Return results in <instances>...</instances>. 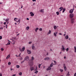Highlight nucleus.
Returning a JSON list of instances; mask_svg holds the SVG:
<instances>
[{
    "label": "nucleus",
    "mask_w": 76,
    "mask_h": 76,
    "mask_svg": "<svg viewBox=\"0 0 76 76\" xmlns=\"http://www.w3.org/2000/svg\"><path fill=\"white\" fill-rule=\"evenodd\" d=\"M16 67L17 68H19V67H20V66L19 65H17L16 66Z\"/></svg>",
    "instance_id": "obj_32"
},
{
    "label": "nucleus",
    "mask_w": 76,
    "mask_h": 76,
    "mask_svg": "<svg viewBox=\"0 0 76 76\" xmlns=\"http://www.w3.org/2000/svg\"><path fill=\"white\" fill-rule=\"evenodd\" d=\"M0 76H2V74L1 73H0Z\"/></svg>",
    "instance_id": "obj_55"
},
{
    "label": "nucleus",
    "mask_w": 76,
    "mask_h": 76,
    "mask_svg": "<svg viewBox=\"0 0 76 76\" xmlns=\"http://www.w3.org/2000/svg\"><path fill=\"white\" fill-rule=\"evenodd\" d=\"M61 49H62V51H64V50H65L64 48H62Z\"/></svg>",
    "instance_id": "obj_29"
},
{
    "label": "nucleus",
    "mask_w": 76,
    "mask_h": 76,
    "mask_svg": "<svg viewBox=\"0 0 76 76\" xmlns=\"http://www.w3.org/2000/svg\"><path fill=\"white\" fill-rule=\"evenodd\" d=\"M41 65H42V64H39L38 65V67H39V68H40L41 66Z\"/></svg>",
    "instance_id": "obj_25"
},
{
    "label": "nucleus",
    "mask_w": 76,
    "mask_h": 76,
    "mask_svg": "<svg viewBox=\"0 0 76 76\" xmlns=\"http://www.w3.org/2000/svg\"><path fill=\"white\" fill-rule=\"evenodd\" d=\"M62 48H64V46L63 45H62Z\"/></svg>",
    "instance_id": "obj_53"
},
{
    "label": "nucleus",
    "mask_w": 76,
    "mask_h": 76,
    "mask_svg": "<svg viewBox=\"0 0 76 76\" xmlns=\"http://www.w3.org/2000/svg\"><path fill=\"white\" fill-rule=\"evenodd\" d=\"M46 70L47 71H48V70H51V68L49 66L48 67V68L46 69Z\"/></svg>",
    "instance_id": "obj_7"
},
{
    "label": "nucleus",
    "mask_w": 76,
    "mask_h": 76,
    "mask_svg": "<svg viewBox=\"0 0 76 76\" xmlns=\"http://www.w3.org/2000/svg\"><path fill=\"white\" fill-rule=\"evenodd\" d=\"M0 29H3V27L0 28Z\"/></svg>",
    "instance_id": "obj_54"
},
{
    "label": "nucleus",
    "mask_w": 76,
    "mask_h": 76,
    "mask_svg": "<svg viewBox=\"0 0 76 76\" xmlns=\"http://www.w3.org/2000/svg\"><path fill=\"white\" fill-rule=\"evenodd\" d=\"M38 73V70L36 71V72H34V73H36V74H37Z\"/></svg>",
    "instance_id": "obj_24"
},
{
    "label": "nucleus",
    "mask_w": 76,
    "mask_h": 76,
    "mask_svg": "<svg viewBox=\"0 0 76 76\" xmlns=\"http://www.w3.org/2000/svg\"><path fill=\"white\" fill-rule=\"evenodd\" d=\"M29 57L26 56L25 58V60H26V61H28L29 60Z\"/></svg>",
    "instance_id": "obj_6"
},
{
    "label": "nucleus",
    "mask_w": 76,
    "mask_h": 76,
    "mask_svg": "<svg viewBox=\"0 0 76 76\" xmlns=\"http://www.w3.org/2000/svg\"><path fill=\"white\" fill-rule=\"evenodd\" d=\"M15 56L17 57H18V56L17 55H15Z\"/></svg>",
    "instance_id": "obj_63"
},
{
    "label": "nucleus",
    "mask_w": 76,
    "mask_h": 76,
    "mask_svg": "<svg viewBox=\"0 0 76 76\" xmlns=\"http://www.w3.org/2000/svg\"><path fill=\"white\" fill-rule=\"evenodd\" d=\"M57 26H55L54 27V28L55 29H57Z\"/></svg>",
    "instance_id": "obj_30"
},
{
    "label": "nucleus",
    "mask_w": 76,
    "mask_h": 76,
    "mask_svg": "<svg viewBox=\"0 0 76 76\" xmlns=\"http://www.w3.org/2000/svg\"><path fill=\"white\" fill-rule=\"evenodd\" d=\"M75 21V19L74 18H71V22L72 23H73Z\"/></svg>",
    "instance_id": "obj_4"
},
{
    "label": "nucleus",
    "mask_w": 76,
    "mask_h": 76,
    "mask_svg": "<svg viewBox=\"0 0 76 76\" xmlns=\"http://www.w3.org/2000/svg\"><path fill=\"white\" fill-rule=\"evenodd\" d=\"M74 76H76V73H75L74 75Z\"/></svg>",
    "instance_id": "obj_48"
},
{
    "label": "nucleus",
    "mask_w": 76,
    "mask_h": 76,
    "mask_svg": "<svg viewBox=\"0 0 76 76\" xmlns=\"http://www.w3.org/2000/svg\"><path fill=\"white\" fill-rule=\"evenodd\" d=\"M44 60H50V58L48 57L45 58L44 59Z\"/></svg>",
    "instance_id": "obj_9"
},
{
    "label": "nucleus",
    "mask_w": 76,
    "mask_h": 76,
    "mask_svg": "<svg viewBox=\"0 0 76 76\" xmlns=\"http://www.w3.org/2000/svg\"><path fill=\"white\" fill-rule=\"evenodd\" d=\"M30 14L31 15V16H34V13H33V12H31L30 13Z\"/></svg>",
    "instance_id": "obj_11"
},
{
    "label": "nucleus",
    "mask_w": 76,
    "mask_h": 76,
    "mask_svg": "<svg viewBox=\"0 0 76 76\" xmlns=\"http://www.w3.org/2000/svg\"><path fill=\"white\" fill-rule=\"evenodd\" d=\"M64 70L65 71H66V70H67V69L66 68V65L65 64H64Z\"/></svg>",
    "instance_id": "obj_2"
},
{
    "label": "nucleus",
    "mask_w": 76,
    "mask_h": 76,
    "mask_svg": "<svg viewBox=\"0 0 76 76\" xmlns=\"http://www.w3.org/2000/svg\"><path fill=\"white\" fill-rule=\"evenodd\" d=\"M51 31L49 30V32L48 33V34H51Z\"/></svg>",
    "instance_id": "obj_21"
},
{
    "label": "nucleus",
    "mask_w": 76,
    "mask_h": 76,
    "mask_svg": "<svg viewBox=\"0 0 76 76\" xmlns=\"http://www.w3.org/2000/svg\"><path fill=\"white\" fill-rule=\"evenodd\" d=\"M64 37H65V35H66V34H64Z\"/></svg>",
    "instance_id": "obj_64"
},
{
    "label": "nucleus",
    "mask_w": 76,
    "mask_h": 76,
    "mask_svg": "<svg viewBox=\"0 0 76 76\" xmlns=\"http://www.w3.org/2000/svg\"><path fill=\"white\" fill-rule=\"evenodd\" d=\"M27 52L28 53V54H31V51L29 50H27Z\"/></svg>",
    "instance_id": "obj_10"
},
{
    "label": "nucleus",
    "mask_w": 76,
    "mask_h": 76,
    "mask_svg": "<svg viewBox=\"0 0 76 76\" xmlns=\"http://www.w3.org/2000/svg\"><path fill=\"white\" fill-rule=\"evenodd\" d=\"M22 59H23L22 58H20V60H22Z\"/></svg>",
    "instance_id": "obj_60"
},
{
    "label": "nucleus",
    "mask_w": 76,
    "mask_h": 76,
    "mask_svg": "<svg viewBox=\"0 0 76 76\" xmlns=\"http://www.w3.org/2000/svg\"><path fill=\"white\" fill-rule=\"evenodd\" d=\"M46 55H48V52L47 53Z\"/></svg>",
    "instance_id": "obj_61"
},
{
    "label": "nucleus",
    "mask_w": 76,
    "mask_h": 76,
    "mask_svg": "<svg viewBox=\"0 0 76 76\" xmlns=\"http://www.w3.org/2000/svg\"><path fill=\"white\" fill-rule=\"evenodd\" d=\"M4 25H6V22H4Z\"/></svg>",
    "instance_id": "obj_51"
},
{
    "label": "nucleus",
    "mask_w": 76,
    "mask_h": 76,
    "mask_svg": "<svg viewBox=\"0 0 76 76\" xmlns=\"http://www.w3.org/2000/svg\"><path fill=\"white\" fill-rule=\"evenodd\" d=\"M54 62L55 63V64H56V61H54Z\"/></svg>",
    "instance_id": "obj_52"
},
{
    "label": "nucleus",
    "mask_w": 76,
    "mask_h": 76,
    "mask_svg": "<svg viewBox=\"0 0 76 76\" xmlns=\"http://www.w3.org/2000/svg\"><path fill=\"white\" fill-rule=\"evenodd\" d=\"M8 65H10V64H11V62H9L8 63Z\"/></svg>",
    "instance_id": "obj_37"
},
{
    "label": "nucleus",
    "mask_w": 76,
    "mask_h": 76,
    "mask_svg": "<svg viewBox=\"0 0 76 76\" xmlns=\"http://www.w3.org/2000/svg\"><path fill=\"white\" fill-rule=\"evenodd\" d=\"M34 67L33 66H31L30 68V69L31 72L33 71V70H34Z\"/></svg>",
    "instance_id": "obj_3"
},
{
    "label": "nucleus",
    "mask_w": 76,
    "mask_h": 76,
    "mask_svg": "<svg viewBox=\"0 0 76 76\" xmlns=\"http://www.w3.org/2000/svg\"><path fill=\"white\" fill-rule=\"evenodd\" d=\"M29 65L30 66H33L34 65V64H33V62H31L29 63Z\"/></svg>",
    "instance_id": "obj_8"
},
{
    "label": "nucleus",
    "mask_w": 76,
    "mask_h": 76,
    "mask_svg": "<svg viewBox=\"0 0 76 76\" xmlns=\"http://www.w3.org/2000/svg\"><path fill=\"white\" fill-rule=\"evenodd\" d=\"M73 10L71 9L69 10L70 13L72 14V13H73Z\"/></svg>",
    "instance_id": "obj_12"
},
{
    "label": "nucleus",
    "mask_w": 76,
    "mask_h": 76,
    "mask_svg": "<svg viewBox=\"0 0 76 76\" xmlns=\"http://www.w3.org/2000/svg\"><path fill=\"white\" fill-rule=\"evenodd\" d=\"M40 10V12H44V11H43V10Z\"/></svg>",
    "instance_id": "obj_27"
},
{
    "label": "nucleus",
    "mask_w": 76,
    "mask_h": 76,
    "mask_svg": "<svg viewBox=\"0 0 76 76\" xmlns=\"http://www.w3.org/2000/svg\"><path fill=\"white\" fill-rule=\"evenodd\" d=\"M74 16V15H73V14H70L69 15V17L70 18H72L73 17V16Z\"/></svg>",
    "instance_id": "obj_1"
},
{
    "label": "nucleus",
    "mask_w": 76,
    "mask_h": 76,
    "mask_svg": "<svg viewBox=\"0 0 76 76\" xmlns=\"http://www.w3.org/2000/svg\"><path fill=\"white\" fill-rule=\"evenodd\" d=\"M50 51H53V50H52V49H50Z\"/></svg>",
    "instance_id": "obj_62"
},
{
    "label": "nucleus",
    "mask_w": 76,
    "mask_h": 76,
    "mask_svg": "<svg viewBox=\"0 0 76 76\" xmlns=\"http://www.w3.org/2000/svg\"><path fill=\"white\" fill-rule=\"evenodd\" d=\"M25 48V47H23V48L22 49V51H24Z\"/></svg>",
    "instance_id": "obj_18"
},
{
    "label": "nucleus",
    "mask_w": 76,
    "mask_h": 76,
    "mask_svg": "<svg viewBox=\"0 0 76 76\" xmlns=\"http://www.w3.org/2000/svg\"><path fill=\"white\" fill-rule=\"evenodd\" d=\"M60 71L61 72H63V69H60Z\"/></svg>",
    "instance_id": "obj_34"
},
{
    "label": "nucleus",
    "mask_w": 76,
    "mask_h": 76,
    "mask_svg": "<svg viewBox=\"0 0 76 76\" xmlns=\"http://www.w3.org/2000/svg\"><path fill=\"white\" fill-rule=\"evenodd\" d=\"M4 50V49L3 48H1V51H3Z\"/></svg>",
    "instance_id": "obj_47"
},
{
    "label": "nucleus",
    "mask_w": 76,
    "mask_h": 76,
    "mask_svg": "<svg viewBox=\"0 0 76 76\" xmlns=\"http://www.w3.org/2000/svg\"><path fill=\"white\" fill-rule=\"evenodd\" d=\"M39 28H36L35 29V31H36V32H37V30H38Z\"/></svg>",
    "instance_id": "obj_23"
},
{
    "label": "nucleus",
    "mask_w": 76,
    "mask_h": 76,
    "mask_svg": "<svg viewBox=\"0 0 76 76\" xmlns=\"http://www.w3.org/2000/svg\"><path fill=\"white\" fill-rule=\"evenodd\" d=\"M9 20V19H7L5 20V21L6 22H7Z\"/></svg>",
    "instance_id": "obj_28"
},
{
    "label": "nucleus",
    "mask_w": 76,
    "mask_h": 76,
    "mask_svg": "<svg viewBox=\"0 0 76 76\" xmlns=\"http://www.w3.org/2000/svg\"><path fill=\"white\" fill-rule=\"evenodd\" d=\"M12 44H15V41L13 40H12Z\"/></svg>",
    "instance_id": "obj_15"
},
{
    "label": "nucleus",
    "mask_w": 76,
    "mask_h": 76,
    "mask_svg": "<svg viewBox=\"0 0 76 76\" xmlns=\"http://www.w3.org/2000/svg\"><path fill=\"white\" fill-rule=\"evenodd\" d=\"M34 60V57H32L31 58V60Z\"/></svg>",
    "instance_id": "obj_40"
},
{
    "label": "nucleus",
    "mask_w": 76,
    "mask_h": 76,
    "mask_svg": "<svg viewBox=\"0 0 76 76\" xmlns=\"http://www.w3.org/2000/svg\"><path fill=\"white\" fill-rule=\"evenodd\" d=\"M28 44H32V42H29Z\"/></svg>",
    "instance_id": "obj_44"
},
{
    "label": "nucleus",
    "mask_w": 76,
    "mask_h": 76,
    "mask_svg": "<svg viewBox=\"0 0 76 76\" xmlns=\"http://www.w3.org/2000/svg\"><path fill=\"white\" fill-rule=\"evenodd\" d=\"M37 69H38V67H37V66L36 67V69H35V68L34 69V71H36L37 70Z\"/></svg>",
    "instance_id": "obj_20"
},
{
    "label": "nucleus",
    "mask_w": 76,
    "mask_h": 76,
    "mask_svg": "<svg viewBox=\"0 0 76 76\" xmlns=\"http://www.w3.org/2000/svg\"><path fill=\"white\" fill-rule=\"evenodd\" d=\"M42 28H39V31H42Z\"/></svg>",
    "instance_id": "obj_38"
},
{
    "label": "nucleus",
    "mask_w": 76,
    "mask_h": 76,
    "mask_svg": "<svg viewBox=\"0 0 76 76\" xmlns=\"http://www.w3.org/2000/svg\"><path fill=\"white\" fill-rule=\"evenodd\" d=\"M14 70V69H11V71H12V70Z\"/></svg>",
    "instance_id": "obj_50"
},
{
    "label": "nucleus",
    "mask_w": 76,
    "mask_h": 76,
    "mask_svg": "<svg viewBox=\"0 0 76 76\" xmlns=\"http://www.w3.org/2000/svg\"><path fill=\"white\" fill-rule=\"evenodd\" d=\"M19 75H20V76H22V72H20L19 73Z\"/></svg>",
    "instance_id": "obj_41"
},
{
    "label": "nucleus",
    "mask_w": 76,
    "mask_h": 76,
    "mask_svg": "<svg viewBox=\"0 0 76 76\" xmlns=\"http://www.w3.org/2000/svg\"><path fill=\"white\" fill-rule=\"evenodd\" d=\"M62 10H63V11H62V13H64V12H65V10H65V8H64Z\"/></svg>",
    "instance_id": "obj_26"
},
{
    "label": "nucleus",
    "mask_w": 76,
    "mask_h": 76,
    "mask_svg": "<svg viewBox=\"0 0 76 76\" xmlns=\"http://www.w3.org/2000/svg\"><path fill=\"white\" fill-rule=\"evenodd\" d=\"M32 50H35V46H34V44H33L32 46Z\"/></svg>",
    "instance_id": "obj_13"
},
{
    "label": "nucleus",
    "mask_w": 76,
    "mask_h": 76,
    "mask_svg": "<svg viewBox=\"0 0 76 76\" xmlns=\"http://www.w3.org/2000/svg\"><path fill=\"white\" fill-rule=\"evenodd\" d=\"M59 35H62V34L61 33H59Z\"/></svg>",
    "instance_id": "obj_59"
},
{
    "label": "nucleus",
    "mask_w": 76,
    "mask_h": 76,
    "mask_svg": "<svg viewBox=\"0 0 76 76\" xmlns=\"http://www.w3.org/2000/svg\"><path fill=\"white\" fill-rule=\"evenodd\" d=\"M17 22H19V23L20 22V20L19 19L17 21Z\"/></svg>",
    "instance_id": "obj_33"
},
{
    "label": "nucleus",
    "mask_w": 76,
    "mask_h": 76,
    "mask_svg": "<svg viewBox=\"0 0 76 76\" xmlns=\"http://www.w3.org/2000/svg\"><path fill=\"white\" fill-rule=\"evenodd\" d=\"M65 38L66 39H68V38H69V36L68 35H66L65 36Z\"/></svg>",
    "instance_id": "obj_17"
},
{
    "label": "nucleus",
    "mask_w": 76,
    "mask_h": 76,
    "mask_svg": "<svg viewBox=\"0 0 76 76\" xmlns=\"http://www.w3.org/2000/svg\"><path fill=\"white\" fill-rule=\"evenodd\" d=\"M63 9V7H61L58 9L59 12H61Z\"/></svg>",
    "instance_id": "obj_5"
},
{
    "label": "nucleus",
    "mask_w": 76,
    "mask_h": 76,
    "mask_svg": "<svg viewBox=\"0 0 76 76\" xmlns=\"http://www.w3.org/2000/svg\"><path fill=\"white\" fill-rule=\"evenodd\" d=\"M74 49H75V51H74L75 53H76V46L74 47Z\"/></svg>",
    "instance_id": "obj_22"
},
{
    "label": "nucleus",
    "mask_w": 76,
    "mask_h": 76,
    "mask_svg": "<svg viewBox=\"0 0 76 76\" xmlns=\"http://www.w3.org/2000/svg\"><path fill=\"white\" fill-rule=\"evenodd\" d=\"M64 59H66V56H64Z\"/></svg>",
    "instance_id": "obj_56"
},
{
    "label": "nucleus",
    "mask_w": 76,
    "mask_h": 76,
    "mask_svg": "<svg viewBox=\"0 0 76 76\" xmlns=\"http://www.w3.org/2000/svg\"><path fill=\"white\" fill-rule=\"evenodd\" d=\"M57 34V32H55L54 33V35L56 37H57V35H56Z\"/></svg>",
    "instance_id": "obj_14"
},
{
    "label": "nucleus",
    "mask_w": 76,
    "mask_h": 76,
    "mask_svg": "<svg viewBox=\"0 0 76 76\" xmlns=\"http://www.w3.org/2000/svg\"><path fill=\"white\" fill-rule=\"evenodd\" d=\"M26 29L27 30H28V29H29V26H27V27L26 28Z\"/></svg>",
    "instance_id": "obj_31"
},
{
    "label": "nucleus",
    "mask_w": 76,
    "mask_h": 76,
    "mask_svg": "<svg viewBox=\"0 0 76 76\" xmlns=\"http://www.w3.org/2000/svg\"><path fill=\"white\" fill-rule=\"evenodd\" d=\"M56 13L57 15H59V12H57Z\"/></svg>",
    "instance_id": "obj_35"
},
{
    "label": "nucleus",
    "mask_w": 76,
    "mask_h": 76,
    "mask_svg": "<svg viewBox=\"0 0 76 76\" xmlns=\"http://www.w3.org/2000/svg\"><path fill=\"white\" fill-rule=\"evenodd\" d=\"M3 4V2H0V4Z\"/></svg>",
    "instance_id": "obj_49"
},
{
    "label": "nucleus",
    "mask_w": 76,
    "mask_h": 76,
    "mask_svg": "<svg viewBox=\"0 0 76 76\" xmlns=\"http://www.w3.org/2000/svg\"><path fill=\"white\" fill-rule=\"evenodd\" d=\"M18 19H17V18H14V20L15 21H16V20H17Z\"/></svg>",
    "instance_id": "obj_36"
},
{
    "label": "nucleus",
    "mask_w": 76,
    "mask_h": 76,
    "mask_svg": "<svg viewBox=\"0 0 76 76\" xmlns=\"http://www.w3.org/2000/svg\"><path fill=\"white\" fill-rule=\"evenodd\" d=\"M10 57V55H9L6 58V59H8Z\"/></svg>",
    "instance_id": "obj_19"
},
{
    "label": "nucleus",
    "mask_w": 76,
    "mask_h": 76,
    "mask_svg": "<svg viewBox=\"0 0 76 76\" xmlns=\"http://www.w3.org/2000/svg\"><path fill=\"white\" fill-rule=\"evenodd\" d=\"M33 1H36V0H32Z\"/></svg>",
    "instance_id": "obj_57"
},
{
    "label": "nucleus",
    "mask_w": 76,
    "mask_h": 76,
    "mask_svg": "<svg viewBox=\"0 0 76 76\" xmlns=\"http://www.w3.org/2000/svg\"><path fill=\"white\" fill-rule=\"evenodd\" d=\"M53 66V62H52V63L50 64V66L49 67H52Z\"/></svg>",
    "instance_id": "obj_16"
},
{
    "label": "nucleus",
    "mask_w": 76,
    "mask_h": 76,
    "mask_svg": "<svg viewBox=\"0 0 76 76\" xmlns=\"http://www.w3.org/2000/svg\"><path fill=\"white\" fill-rule=\"evenodd\" d=\"M66 51H69V48H67V49H66Z\"/></svg>",
    "instance_id": "obj_39"
},
{
    "label": "nucleus",
    "mask_w": 76,
    "mask_h": 76,
    "mask_svg": "<svg viewBox=\"0 0 76 76\" xmlns=\"http://www.w3.org/2000/svg\"><path fill=\"white\" fill-rule=\"evenodd\" d=\"M7 45H10V42H8L7 44Z\"/></svg>",
    "instance_id": "obj_43"
},
{
    "label": "nucleus",
    "mask_w": 76,
    "mask_h": 76,
    "mask_svg": "<svg viewBox=\"0 0 76 76\" xmlns=\"http://www.w3.org/2000/svg\"><path fill=\"white\" fill-rule=\"evenodd\" d=\"M25 61V60H24L23 61H21V64H22V63H23Z\"/></svg>",
    "instance_id": "obj_42"
},
{
    "label": "nucleus",
    "mask_w": 76,
    "mask_h": 76,
    "mask_svg": "<svg viewBox=\"0 0 76 76\" xmlns=\"http://www.w3.org/2000/svg\"><path fill=\"white\" fill-rule=\"evenodd\" d=\"M26 19H27V20H29V18H27Z\"/></svg>",
    "instance_id": "obj_58"
},
{
    "label": "nucleus",
    "mask_w": 76,
    "mask_h": 76,
    "mask_svg": "<svg viewBox=\"0 0 76 76\" xmlns=\"http://www.w3.org/2000/svg\"><path fill=\"white\" fill-rule=\"evenodd\" d=\"M69 75H70V74L67 73V74L66 76H69Z\"/></svg>",
    "instance_id": "obj_46"
},
{
    "label": "nucleus",
    "mask_w": 76,
    "mask_h": 76,
    "mask_svg": "<svg viewBox=\"0 0 76 76\" xmlns=\"http://www.w3.org/2000/svg\"><path fill=\"white\" fill-rule=\"evenodd\" d=\"M2 39V37L0 36V39Z\"/></svg>",
    "instance_id": "obj_45"
}]
</instances>
